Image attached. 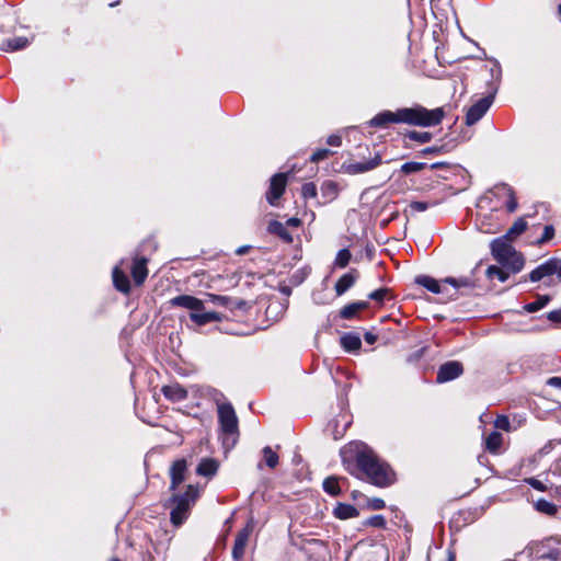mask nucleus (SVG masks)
<instances>
[{"mask_svg":"<svg viewBox=\"0 0 561 561\" xmlns=\"http://www.w3.org/2000/svg\"><path fill=\"white\" fill-rule=\"evenodd\" d=\"M218 470V462L211 458H204L196 468V472L203 477H213Z\"/></svg>","mask_w":561,"mask_h":561,"instance_id":"obj_21","label":"nucleus"},{"mask_svg":"<svg viewBox=\"0 0 561 561\" xmlns=\"http://www.w3.org/2000/svg\"><path fill=\"white\" fill-rule=\"evenodd\" d=\"M147 264L148 260L144 256L135 255L133 259L131 276L137 286H141L148 276Z\"/></svg>","mask_w":561,"mask_h":561,"instance_id":"obj_13","label":"nucleus"},{"mask_svg":"<svg viewBox=\"0 0 561 561\" xmlns=\"http://www.w3.org/2000/svg\"><path fill=\"white\" fill-rule=\"evenodd\" d=\"M388 290L385 288H380L377 290L371 291L368 297L376 301H382L387 295Z\"/></svg>","mask_w":561,"mask_h":561,"instance_id":"obj_46","label":"nucleus"},{"mask_svg":"<svg viewBox=\"0 0 561 561\" xmlns=\"http://www.w3.org/2000/svg\"><path fill=\"white\" fill-rule=\"evenodd\" d=\"M344 462L354 461L362 479L385 488L394 481L390 467L381 461L376 453L362 442H353L342 449Z\"/></svg>","mask_w":561,"mask_h":561,"instance_id":"obj_1","label":"nucleus"},{"mask_svg":"<svg viewBox=\"0 0 561 561\" xmlns=\"http://www.w3.org/2000/svg\"><path fill=\"white\" fill-rule=\"evenodd\" d=\"M188 511L184 506L174 505L171 510V522L174 526H180L187 518Z\"/></svg>","mask_w":561,"mask_h":561,"instance_id":"obj_29","label":"nucleus"},{"mask_svg":"<svg viewBox=\"0 0 561 561\" xmlns=\"http://www.w3.org/2000/svg\"><path fill=\"white\" fill-rule=\"evenodd\" d=\"M440 165H442V163H433V164L431 165V168H432V169H436V168H438V167H440Z\"/></svg>","mask_w":561,"mask_h":561,"instance_id":"obj_61","label":"nucleus"},{"mask_svg":"<svg viewBox=\"0 0 561 561\" xmlns=\"http://www.w3.org/2000/svg\"><path fill=\"white\" fill-rule=\"evenodd\" d=\"M118 4V1L110 3V7H115Z\"/></svg>","mask_w":561,"mask_h":561,"instance_id":"obj_64","label":"nucleus"},{"mask_svg":"<svg viewBox=\"0 0 561 561\" xmlns=\"http://www.w3.org/2000/svg\"><path fill=\"white\" fill-rule=\"evenodd\" d=\"M367 307V302L357 301L352 302L343 307L340 311V316L343 319H352L356 316V313Z\"/></svg>","mask_w":561,"mask_h":561,"instance_id":"obj_26","label":"nucleus"},{"mask_svg":"<svg viewBox=\"0 0 561 561\" xmlns=\"http://www.w3.org/2000/svg\"><path fill=\"white\" fill-rule=\"evenodd\" d=\"M462 371L463 368L459 362H447L439 367L436 380L438 383H444L458 378Z\"/></svg>","mask_w":561,"mask_h":561,"instance_id":"obj_11","label":"nucleus"},{"mask_svg":"<svg viewBox=\"0 0 561 561\" xmlns=\"http://www.w3.org/2000/svg\"><path fill=\"white\" fill-rule=\"evenodd\" d=\"M358 275L355 271H351L342 275L335 284V293L337 296L346 293L356 282Z\"/></svg>","mask_w":561,"mask_h":561,"instance_id":"obj_20","label":"nucleus"},{"mask_svg":"<svg viewBox=\"0 0 561 561\" xmlns=\"http://www.w3.org/2000/svg\"><path fill=\"white\" fill-rule=\"evenodd\" d=\"M364 339L370 345H373L377 341V336L371 332H366L364 334Z\"/></svg>","mask_w":561,"mask_h":561,"instance_id":"obj_55","label":"nucleus"},{"mask_svg":"<svg viewBox=\"0 0 561 561\" xmlns=\"http://www.w3.org/2000/svg\"><path fill=\"white\" fill-rule=\"evenodd\" d=\"M495 427L504 430V431H508L510 430V420L507 419V416H504V415L497 416L495 420Z\"/></svg>","mask_w":561,"mask_h":561,"instance_id":"obj_47","label":"nucleus"},{"mask_svg":"<svg viewBox=\"0 0 561 561\" xmlns=\"http://www.w3.org/2000/svg\"><path fill=\"white\" fill-rule=\"evenodd\" d=\"M495 67H496L497 77H500L501 76V68H500L499 65H496Z\"/></svg>","mask_w":561,"mask_h":561,"instance_id":"obj_62","label":"nucleus"},{"mask_svg":"<svg viewBox=\"0 0 561 561\" xmlns=\"http://www.w3.org/2000/svg\"><path fill=\"white\" fill-rule=\"evenodd\" d=\"M369 505L371 508L374 510H381L385 507V501L381 500V499H373L370 502H369Z\"/></svg>","mask_w":561,"mask_h":561,"instance_id":"obj_52","label":"nucleus"},{"mask_svg":"<svg viewBox=\"0 0 561 561\" xmlns=\"http://www.w3.org/2000/svg\"><path fill=\"white\" fill-rule=\"evenodd\" d=\"M547 319L553 323H561V309L548 312Z\"/></svg>","mask_w":561,"mask_h":561,"instance_id":"obj_49","label":"nucleus"},{"mask_svg":"<svg viewBox=\"0 0 561 561\" xmlns=\"http://www.w3.org/2000/svg\"><path fill=\"white\" fill-rule=\"evenodd\" d=\"M323 490L330 495H339L341 492L339 481L334 477H329L323 481Z\"/></svg>","mask_w":561,"mask_h":561,"instance_id":"obj_33","label":"nucleus"},{"mask_svg":"<svg viewBox=\"0 0 561 561\" xmlns=\"http://www.w3.org/2000/svg\"><path fill=\"white\" fill-rule=\"evenodd\" d=\"M549 301H550V296L542 295V296H539L535 301L525 305L524 309L530 313L536 312V311L542 309L543 307H546Z\"/></svg>","mask_w":561,"mask_h":561,"instance_id":"obj_30","label":"nucleus"},{"mask_svg":"<svg viewBox=\"0 0 561 561\" xmlns=\"http://www.w3.org/2000/svg\"><path fill=\"white\" fill-rule=\"evenodd\" d=\"M330 154V150L329 149H325V148H322V149H318L317 151H314L311 157H310V161L311 162H319V161H322L324 160L325 158H328V156Z\"/></svg>","mask_w":561,"mask_h":561,"instance_id":"obj_43","label":"nucleus"},{"mask_svg":"<svg viewBox=\"0 0 561 561\" xmlns=\"http://www.w3.org/2000/svg\"><path fill=\"white\" fill-rule=\"evenodd\" d=\"M527 482L535 490H538V491H546L547 490L546 485L540 480H538L536 478H530Z\"/></svg>","mask_w":561,"mask_h":561,"instance_id":"obj_50","label":"nucleus"},{"mask_svg":"<svg viewBox=\"0 0 561 561\" xmlns=\"http://www.w3.org/2000/svg\"><path fill=\"white\" fill-rule=\"evenodd\" d=\"M33 41V37L14 36L2 42L1 49L5 51H16L27 47Z\"/></svg>","mask_w":561,"mask_h":561,"instance_id":"obj_19","label":"nucleus"},{"mask_svg":"<svg viewBox=\"0 0 561 561\" xmlns=\"http://www.w3.org/2000/svg\"><path fill=\"white\" fill-rule=\"evenodd\" d=\"M342 136L340 135H331L327 140L333 141V140H341Z\"/></svg>","mask_w":561,"mask_h":561,"instance_id":"obj_58","label":"nucleus"},{"mask_svg":"<svg viewBox=\"0 0 561 561\" xmlns=\"http://www.w3.org/2000/svg\"><path fill=\"white\" fill-rule=\"evenodd\" d=\"M526 229H527V222L525 221V219L519 218L508 229L507 236H513V237L519 236L523 232H525Z\"/></svg>","mask_w":561,"mask_h":561,"instance_id":"obj_37","label":"nucleus"},{"mask_svg":"<svg viewBox=\"0 0 561 561\" xmlns=\"http://www.w3.org/2000/svg\"><path fill=\"white\" fill-rule=\"evenodd\" d=\"M287 185V173H276L270 180V186L266 192V201L271 206H277Z\"/></svg>","mask_w":561,"mask_h":561,"instance_id":"obj_9","label":"nucleus"},{"mask_svg":"<svg viewBox=\"0 0 561 561\" xmlns=\"http://www.w3.org/2000/svg\"><path fill=\"white\" fill-rule=\"evenodd\" d=\"M247 247H241L237 250V254L241 255V254H244L247 252Z\"/></svg>","mask_w":561,"mask_h":561,"instance_id":"obj_60","label":"nucleus"},{"mask_svg":"<svg viewBox=\"0 0 561 561\" xmlns=\"http://www.w3.org/2000/svg\"><path fill=\"white\" fill-rule=\"evenodd\" d=\"M218 422L222 432L224 445L233 446L239 435L238 417L231 403L222 402L217 404Z\"/></svg>","mask_w":561,"mask_h":561,"instance_id":"obj_5","label":"nucleus"},{"mask_svg":"<svg viewBox=\"0 0 561 561\" xmlns=\"http://www.w3.org/2000/svg\"><path fill=\"white\" fill-rule=\"evenodd\" d=\"M553 538H547L540 541L529 542L519 554H525L528 559H550L557 561L560 557V550L553 545Z\"/></svg>","mask_w":561,"mask_h":561,"instance_id":"obj_7","label":"nucleus"},{"mask_svg":"<svg viewBox=\"0 0 561 561\" xmlns=\"http://www.w3.org/2000/svg\"><path fill=\"white\" fill-rule=\"evenodd\" d=\"M410 140H430V134L428 133H411L410 134Z\"/></svg>","mask_w":561,"mask_h":561,"instance_id":"obj_51","label":"nucleus"},{"mask_svg":"<svg viewBox=\"0 0 561 561\" xmlns=\"http://www.w3.org/2000/svg\"><path fill=\"white\" fill-rule=\"evenodd\" d=\"M334 516L340 519H348L358 516V510L351 504L339 503L334 508Z\"/></svg>","mask_w":561,"mask_h":561,"instance_id":"obj_22","label":"nucleus"},{"mask_svg":"<svg viewBox=\"0 0 561 561\" xmlns=\"http://www.w3.org/2000/svg\"><path fill=\"white\" fill-rule=\"evenodd\" d=\"M365 525L373 526L376 528H385L386 518L382 515H374L366 520Z\"/></svg>","mask_w":561,"mask_h":561,"instance_id":"obj_41","label":"nucleus"},{"mask_svg":"<svg viewBox=\"0 0 561 561\" xmlns=\"http://www.w3.org/2000/svg\"><path fill=\"white\" fill-rule=\"evenodd\" d=\"M304 198H313L317 196V186L312 182L305 183L301 187Z\"/></svg>","mask_w":561,"mask_h":561,"instance_id":"obj_40","label":"nucleus"},{"mask_svg":"<svg viewBox=\"0 0 561 561\" xmlns=\"http://www.w3.org/2000/svg\"><path fill=\"white\" fill-rule=\"evenodd\" d=\"M449 150L448 146L447 145H442V146H431V147H426L424 149L421 150V153L424 154V156H427V154H437V153H440V152H445Z\"/></svg>","mask_w":561,"mask_h":561,"instance_id":"obj_42","label":"nucleus"},{"mask_svg":"<svg viewBox=\"0 0 561 561\" xmlns=\"http://www.w3.org/2000/svg\"><path fill=\"white\" fill-rule=\"evenodd\" d=\"M426 167V163L423 162H415V161H409L401 165V171L404 174H411L416 173L423 170Z\"/></svg>","mask_w":561,"mask_h":561,"instance_id":"obj_36","label":"nucleus"},{"mask_svg":"<svg viewBox=\"0 0 561 561\" xmlns=\"http://www.w3.org/2000/svg\"><path fill=\"white\" fill-rule=\"evenodd\" d=\"M553 236H554V228L551 225H548L545 227L543 233L538 242L545 243V242L551 240L553 238Z\"/></svg>","mask_w":561,"mask_h":561,"instance_id":"obj_44","label":"nucleus"},{"mask_svg":"<svg viewBox=\"0 0 561 561\" xmlns=\"http://www.w3.org/2000/svg\"><path fill=\"white\" fill-rule=\"evenodd\" d=\"M493 99V94H490L488 96L480 99L473 105H471L466 115V123L468 125H473L479 119H481L490 108Z\"/></svg>","mask_w":561,"mask_h":561,"instance_id":"obj_10","label":"nucleus"},{"mask_svg":"<svg viewBox=\"0 0 561 561\" xmlns=\"http://www.w3.org/2000/svg\"><path fill=\"white\" fill-rule=\"evenodd\" d=\"M494 259L512 273L519 272L524 266V257L505 240L495 239L491 244Z\"/></svg>","mask_w":561,"mask_h":561,"instance_id":"obj_4","label":"nucleus"},{"mask_svg":"<svg viewBox=\"0 0 561 561\" xmlns=\"http://www.w3.org/2000/svg\"><path fill=\"white\" fill-rule=\"evenodd\" d=\"M262 454L268 468L274 469L278 465V455L270 446L264 447Z\"/></svg>","mask_w":561,"mask_h":561,"instance_id":"obj_31","label":"nucleus"},{"mask_svg":"<svg viewBox=\"0 0 561 561\" xmlns=\"http://www.w3.org/2000/svg\"><path fill=\"white\" fill-rule=\"evenodd\" d=\"M321 192L325 201H332L337 194V185L333 181H325L321 185Z\"/></svg>","mask_w":561,"mask_h":561,"instance_id":"obj_32","label":"nucleus"},{"mask_svg":"<svg viewBox=\"0 0 561 561\" xmlns=\"http://www.w3.org/2000/svg\"><path fill=\"white\" fill-rule=\"evenodd\" d=\"M410 208L415 211H425L428 208L426 202L415 201L410 204Z\"/></svg>","mask_w":561,"mask_h":561,"instance_id":"obj_48","label":"nucleus"},{"mask_svg":"<svg viewBox=\"0 0 561 561\" xmlns=\"http://www.w3.org/2000/svg\"><path fill=\"white\" fill-rule=\"evenodd\" d=\"M207 297L208 299L213 302V304H216V305H219V306H227L228 301H229V298L226 297V296H220V295H214V294H207Z\"/></svg>","mask_w":561,"mask_h":561,"instance_id":"obj_45","label":"nucleus"},{"mask_svg":"<svg viewBox=\"0 0 561 561\" xmlns=\"http://www.w3.org/2000/svg\"><path fill=\"white\" fill-rule=\"evenodd\" d=\"M310 267H302L293 273L290 282L294 285L301 284L310 274Z\"/></svg>","mask_w":561,"mask_h":561,"instance_id":"obj_38","label":"nucleus"},{"mask_svg":"<svg viewBox=\"0 0 561 561\" xmlns=\"http://www.w3.org/2000/svg\"><path fill=\"white\" fill-rule=\"evenodd\" d=\"M503 443L501 433L493 431L485 438V449L491 454H497Z\"/></svg>","mask_w":561,"mask_h":561,"instance_id":"obj_24","label":"nucleus"},{"mask_svg":"<svg viewBox=\"0 0 561 561\" xmlns=\"http://www.w3.org/2000/svg\"><path fill=\"white\" fill-rule=\"evenodd\" d=\"M125 261L122 260L118 265L114 266L112 276L114 287L121 293L128 294L130 291V282L126 273L124 272L123 265Z\"/></svg>","mask_w":561,"mask_h":561,"instance_id":"obj_14","label":"nucleus"},{"mask_svg":"<svg viewBox=\"0 0 561 561\" xmlns=\"http://www.w3.org/2000/svg\"><path fill=\"white\" fill-rule=\"evenodd\" d=\"M351 257V252L347 249H342L337 252L334 264L340 268H344L350 263Z\"/></svg>","mask_w":561,"mask_h":561,"instance_id":"obj_34","label":"nucleus"},{"mask_svg":"<svg viewBox=\"0 0 561 561\" xmlns=\"http://www.w3.org/2000/svg\"><path fill=\"white\" fill-rule=\"evenodd\" d=\"M495 196H505L507 197V201L505 202V206H506V209L510 211V213H514L517 208V202H516V198H515V194H514V191L513 188L505 184V183H502V184H499L496 186H494V188L491 191Z\"/></svg>","mask_w":561,"mask_h":561,"instance_id":"obj_15","label":"nucleus"},{"mask_svg":"<svg viewBox=\"0 0 561 561\" xmlns=\"http://www.w3.org/2000/svg\"><path fill=\"white\" fill-rule=\"evenodd\" d=\"M536 508L538 512L545 513L547 515H554L558 511L553 503L546 500H538L536 503Z\"/></svg>","mask_w":561,"mask_h":561,"instance_id":"obj_35","label":"nucleus"},{"mask_svg":"<svg viewBox=\"0 0 561 561\" xmlns=\"http://www.w3.org/2000/svg\"><path fill=\"white\" fill-rule=\"evenodd\" d=\"M357 156L360 158L359 160H353L344 164L346 173L352 175L365 173L377 168L382 161V154L376 148V145L373 146L371 150L368 147L359 146Z\"/></svg>","mask_w":561,"mask_h":561,"instance_id":"obj_6","label":"nucleus"},{"mask_svg":"<svg viewBox=\"0 0 561 561\" xmlns=\"http://www.w3.org/2000/svg\"><path fill=\"white\" fill-rule=\"evenodd\" d=\"M170 305L175 308L190 310V319L198 327L206 325L210 322H218L221 317L215 311H205L203 300L192 295H179L170 299Z\"/></svg>","mask_w":561,"mask_h":561,"instance_id":"obj_3","label":"nucleus"},{"mask_svg":"<svg viewBox=\"0 0 561 561\" xmlns=\"http://www.w3.org/2000/svg\"><path fill=\"white\" fill-rule=\"evenodd\" d=\"M446 561H456V556L453 551H448V557Z\"/></svg>","mask_w":561,"mask_h":561,"instance_id":"obj_57","label":"nucleus"},{"mask_svg":"<svg viewBox=\"0 0 561 561\" xmlns=\"http://www.w3.org/2000/svg\"><path fill=\"white\" fill-rule=\"evenodd\" d=\"M186 469L187 466L184 459H179L172 463L170 468L172 490H175L185 480Z\"/></svg>","mask_w":561,"mask_h":561,"instance_id":"obj_16","label":"nucleus"},{"mask_svg":"<svg viewBox=\"0 0 561 561\" xmlns=\"http://www.w3.org/2000/svg\"><path fill=\"white\" fill-rule=\"evenodd\" d=\"M358 134H359V131L355 127H350L346 129L345 137L356 139V138H358Z\"/></svg>","mask_w":561,"mask_h":561,"instance_id":"obj_54","label":"nucleus"},{"mask_svg":"<svg viewBox=\"0 0 561 561\" xmlns=\"http://www.w3.org/2000/svg\"><path fill=\"white\" fill-rule=\"evenodd\" d=\"M268 231L277 234L280 239H283L286 242L293 241L291 234L286 229V227L279 221H276V220L271 221L268 225Z\"/></svg>","mask_w":561,"mask_h":561,"instance_id":"obj_27","label":"nucleus"},{"mask_svg":"<svg viewBox=\"0 0 561 561\" xmlns=\"http://www.w3.org/2000/svg\"><path fill=\"white\" fill-rule=\"evenodd\" d=\"M198 496V490L188 485L186 491L183 494H178L172 497L173 505L184 506L186 511H190L191 505L194 504Z\"/></svg>","mask_w":561,"mask_h":561,"instance_id":"obj_17","label":"nucleus"},{"mask_svg":"<svg viewBox=\"0 0 561 561\" xmlns=\"http://www.w3.org/2000/svg\"><path fill=\"white\" fill-rule=\"evenodd\" d=\"M161 392L172 402H179L187 398L186 389L179 383L163 386Z\"/></svg>","mask_w":561,"mask_h":561,"instance_id":"obj_18","label":"nucleus"},{"mask_svg":"<svg viewBox=\"0 0 561 561\" xmlns=\"http://www.w3.org/2000/svg\"><path fill=\"white\" fill-rule=\"evenodd\" d=\"M444 110L436 107L427 110L421 105L413 107H402L394 112L382 111L369 121L374 127H386L388 124H408L421 127H431L438 125L444 118Z\"/></svg>","mask_w":561,"mask_h":561,"instance_id":"obj_2","label":"nucleus"},{"mask_svg":"<svg viewBox=\"0 0 561 561\" xmlns=\"http://www.w3.org/2000/svg\"><path fill=\"white\" fill-rule=\"evenodd\" d=\"M444 283L453 285L455 288L460 287H472L473 283L471 279L467 277H460V278H454V277H447Z\"/></svg>","mask_w":561,"mask_h":561,"instance_id":"obj_39","label":"nucleus"},{"mask_svg":"<svg viewBox=\"0 0 561 561\" xmlns=\"http://www.w3.org/2000/svg\"><path fill=\"white\" fill-rule=\"evenodd\" d=\"M341 345L347 352H355L360 348L362 341L359 336L354 333H345L341 336Z\"/></svg>","mask_w":561,"mask_h":561,"instance_id":"obj_23","label":"nucleus"},{"mask_svg":"<svg viewBox=\"0 0 561 561\" xmlns=\"http://www.w3.org/2000/svg\"><path fill=\"white\" fill-rule=\"evenodd\" d=\"M558 14H559L560 21H561V4L558 5Z\"/></svg>","mask_w":561,"mask_h":561,"instance_id":"obj_63","label":"nucleus"},{"mask_svg":"<svg viewBox=\"0 0 561 561\" xmlns=\"http://www.w3.org/2000/svg\"><path fill=\"white\" fill-rule=\"evenodd\" d=\"M288 225L290 226H298L300 224V220L297 219V218H290L288 221H287Z\"/></svg>","mask_w":561,"mask_h":561,"instance_id":"obj_56","label":"nucleus"},{"mask_svg":"<svg viewBox=\"0 0 561 561\" xmlns=\"http://www.w3.org/2000/svg\"><path fill=\"white\" fill-rule=\"evenodd\" d=\"M553 490H554V493L558 495L559 500H561V485L556 486Z\"/></svg>","mask_w":561,"mask_h":561,"instance_id":"obj_59","label":"nucleus"},{"mask_svg":"<svg viewBox=\"0 0 561 561\" xmlns=\"http://www.w3.org/2000/svg\"><path fill=\"white\" fill-rule=\"evenodd\" d=\"M547 383L551 387L561 389V377H551L548 379Z\"/></svg>","mask_w":561,"mask_h":561,"instance_id":"obj_53","label":"nucleus"},{"mask_svg":"<svg viewBox=\"0 0 561 561\" xmlns=\"http://www.w3.org/2000/svg\"><path fill=\"white\" fill-rule=\"evenodd\" d=\"M554 274L561 280V259L552 257L543 262L530 272L529 279L535 283Z\"/></svg>","mask_w":561,"mask_h":561,"instance_id":"obj_8","label":"nucleus"},{"mask_svg":"<svg viewBox=\"0 0 561 561\" xmlns=\"http://www.w3.org/2000/svg\"><path fill=\"white\" fill-rule=\"evenodd\" d=\"M510 273L511 272L503 266L499 267L495 265H491L486 270V275L489 278H497L502 283H504L508 278Z\"/></svg>","mask_w":561,"mask_h":561,"instance_id":"obj_28","label":"nucleus"},{"mask_svg":"<svg viewBox=\"0 0 561 561\" xmlns=\"http://www.w3.org/2000/svg\"><path fill=\"white\" fill-rule=\"evenodd\" d=\"M253 526L251 523H248L247 526L241 529L234 539V545L232 548V558L236 561H240L244 556V550L247 547V543L249 541V537L252 533Z\"/></svg>","mask_w":561,"mask_h":561,"instance_id":"obj_12","label":"nucleus"},{"mask_svg":"<svg viewBox=\"0 0 561 561\" xmlns=\"http://www.w3.org/2000/svg\"><path fill=\"white\" fill-rule=\"evenodd\" d=\"M415 282L431 293L440 294L443 291V285L433 277L421 275L416 277Z\"/></svg>","mask_w":561,"mask_h":561,"instance_id":"obj_25","label":"nucleus"}]
</instances>
